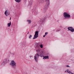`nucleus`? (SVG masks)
Wrapping results in <instances>:
<instances>
[{
    "label": "nucleus",
    "mask_w": 74,
    "mask_h": 74,
    "mask_svg": "<svg viewBox=\"0 0 74 74\" xmlns=\"http://www.w3.org/2000/svg\"><path fill=\"white\" fill-rule=\"evenodd\" d=\"M37 54L35 55L34 56V59L36 61V62H38V59L39 58V56L41 57H43V59H49V56H44V52L40 51L39 50H36Z\"/></svg>",
    "instance_id": "obj_1"
},
{
    "label": "nucleus",
    "mask_w": 74,
    "mask_h": 74,
    "mask_svg": "<svg viewBox=\"0 0 74 74\" xmlns=\"http://www.w3.org/2000/svg\"><path fill=\"white\" fill-rule=\"evenodd\" d=\"M42 1H46V4L45 5L44 8H43L44 11H47L48 8L49 7V4H50V1L49 0H42Z\"/></svg>",
    "instance_id": "obj_2"
},
{
    "label": "nucleus",
    "mask_w": 74,
    "mask_h": 74,
    "mask_svg": "<svg viewBox=\"0 0 74 74\" xmlns=\"http://www.w3.org/2000/svg\"><path fill=\"white\" fill-rule=\"evenodd\" d=\"M10 65L11 66L12 68L14 69H16V63L14 60H12L10 63Z\"/></svg>",
    "instance_id": "obj_3"
},
{
    "label": "nucleus",
    "mask_w": 74,
    "mask_h": 74,
    "mask_svg": "<svg viewBox=\"0 0 74 74\" xmlns=\"http://www.w3.org/2000/svg\"><path fill=\"white\" fill-rule=\"evenodd\" d=\"M63 16L66 19H70V15L66 12L64 13Z\"/></svg>",
    "instance_id": "obj_4"
},
{
    "label": "nucleus",
    "mask_w": 74,
    "mask_h": 74,
    "mask_svg": "<svg viewBox=\"0 0 74 74\" xmlns=\"http://www.w3.org/2000/svg\"><path fill=\"white\" fill-rule=\"evenodd\" d=\"M38 37V31H36L35 32V35L33 38V39L37 38Z\"/></svg>",
    "instance_id": "obj_5"
},
{
    "label": "nucleus",
    "mask_w": 74,
    "mask_h": 74,
    "mask_svg": "<svg viewBox=\"0 0 74 74\" xmlns=\"http://www.w3.org/2000/svg\"><path fill=\"white\" fill-rule=\"evenodd\" d=\"M68 29V30L70 31L71 32H74V29L73 27H68L67 28Z\"/></svg>",
    "instance_id": "obj_6"
},
{
    "label": "nucleus",
    "mask_w": 74,
    "mask_h": 74,
    "mask_svg": "<svg viewBox=\"0 0 74 74\" xmlns=\"http://www.w3.org/2000/svg\"><path fill=\"white\" fill-rule=\"evenodd\" d=\"M5 15L6 16H8V15H10V12L8 10H6L5 12Z\"/></svg>",
    "instance_id": "obj_7"
},
{
    "label": "nucleus",
    "mask_w": 74,
    "mask_h": 74,
    "mask_svg": "<svg viewBox=\"0 0 74 74\" xmlns=\"http://www.w3.org/2000/svg\"><path fill=\"white\" fill-rule=\"evenodd\" d=\"M40 45H37L36 48V52H37V50H39L40 51H41L40 50Z\"/></svg>",
    "instance_id": "obj_8"
},
{
    "label": "nucleus",
    "mask_w": 74,
    "mask_h": 74,
    "mask_svg": "<svg viewBox=\"0 0 74 74\" xmlns=\"http://www.w3.org/2000/svg\"><path fill=\"white\" fill-rule=\"evenodd\" d=\"M7 63V59H5V60L3 61V62L1 63V64L4 65Z\"/></svg>",
    "instance_id": "obj_9"
},
{
    "label": "nucleus",
    "mask_w": 74,
    "mask_h": 74,
    "mask_svg": "<svg viewBox=\"0 0 74 74\" xmlns=\"http://www.w3.org/2000/svg\"><path fill=\"white\" fill-rule=\"evenodd\" d=\"M26 44H27V43H26V42H23L22 43V46L23 47H25V45H26Z\"/></svg>",
    "instance_id": "obj_10"
},
{
    "label": "nucleus",
    "mask_w": 74,
    "mask_h": 74,
    "mask_svg": "<svg viewBox=\"0 0 74 74\" xmlns=\"http://www.w3.org/2000/svg\"><path fill=\"white\" fill-rule=\"evenodd\" d=\"M36 10H37V8H33V9L32 10V12H33L35 11H36Z\"/></svg>",
    "instance_id": "obj_11"
},
{
    "label": "nucleus",
    "mask_w": 74,
    "mask_h": 74,
    "mask_svg": "<svg viewBox=\"0 0 74 74\" xmlns=\"http://www.w3.org/2000/svg\"><path fill=\"white\" fill-rule=\"evenodd\" d=\"M15 1L16 2V3H19L21 2V0H15Z\"/></svg>",
    "instance_id": "obj_12"
},
{
    "label": "nucleus",
    "mask_w": 74,
    "mask_h": 74,
    "mask_svg": "<svg viewBox=\"0 0 74 74\" xmlns=\"http://www.w3.org/2000/svg\"><path fill=\"white\" fill-rule=\"evenodd\" d=\"M11 25V22H10L9 23H8V27H10Z\"/></svg>",
    "instance_id": "obj_13"
},
{
    "label": "nucleus",
    "mask_w": 74,
    "mask_h": 74,
    "mask_svg": "<svg viewBox=\"0 0 74 74\" xmlns=\"http://www.w3.org/2000/svg\"><path fill=\"white\" fill-rule=\"evenodd\" d=\"M46 16L47 17V18H49V17H50V14H47L46 15Z\"/></svg>",
    "instance_id": "obj_14"
},
{
    "label": "nucleus",
    "mask_w": 74,
    "mask_h": 74,
    "mask_svg": "<svg viewBox=\"0 0 74 74\" xmlns=\"http://www.w3.org/2000/svg\"><path fill=\"white\" fill-rule=\"evenodd\" d=\"M27 22H28V23L29 24H30V23H31V20H28L27 21Z\"/></svg>",
    "instance_id": "obj_15"
},
{
    "label": "nucleus",
    "mask_w": 74,
    "mask_h": 74,
    "mask_svg": "<svg viewBox=\"0 0 74 74\" xmlns=\"http://www.w3.org/2000/svg\"><path fill=\"white\" fill-rule=\"evenodd\" d=\"M67 73H69V74H71L70 73H71V71H69V69H67Z\"/></svg>",
    "instance_id": "obj_16"
},
{
    "label": "nucleus",
    "mask_w": 74,
    "mask_h": 74,
    "mask_svg": "<svg viewBox=\"0 0 74 74\" xmlns=\"http://www.w3.org/2000/svg\"><path fill=\"white\" fill-rule=\"evenodd\" d=\"M45 19V18H43L42 19V22L41 23H42L43 22H44V20Z\"/></svg>",
    "instance_id": "obj_17"
},
{
    "label": "nucleus",
    "mask_w": 74,
    "mask_h": 74,
    "mask_svg": "<svg viewBox=\"0 0 74 74\" xmlns=\"http://www.w3.org/2000/svg\"><path fill=\"white\" fill-rule=\"evenodd\" d=\"M40 47L41 48H43V46H42V45H40Z\"/></svg>",
    "instance_id": "obj_18"
},
{
    "label": "nucleus",
    "mask_w": 74,
    "mask_h": 74,
    "mask_svg": "<svg viewBox=\"0 0 74 74\" xmlns=\"http://www.w3.org/2000/svg\"><path fill=\"white\" fill-rule=\"evenodd\" d=\"M32 36L30 35L29 36V38L30 39H31V38H32Z\"/></svg>",
    "instance_id": "obj_19"
},
{
    "label": "nucleus",
    "mask_w": 74,
    "mask_h": 74,
    "mask_svg": "<svg viewBox=\"0 0 74 74\" xmlns=\"http://www.w3.org/2000/svg\"><path fill=\"white\" fill-rule=\"evenodd\" d=\"M38 12V11H37V10H36V12H35V14H37Z\"/></svg>",
    "instance_id": "obj_20"
},
{
    "label": "nucleus",
    "mask_w": 74,
    "mask_h": 74,
    "mask_svg": "<svg viewBox=\"0 0 74 74\" xmlns=\"http://www.w3.org/2000/svg\"><path fill=\"white\" fill-rule=\"evenodd\" d=\"M59 31H60V29H59L56 30V32H59Z\"/></svg>",
    "instance_id": "obj_21"
},
{
    "label": "nucleus",
    "mask_w": 74,
    "mask_h": 74,
    "mask_svg": "<svg viewBox=\"0 0 74 74\" xmlns=\"http://www.w3.org/2000/svg\"><path fill=\"white\" fill-rule=\"evenodd\" d=\"M6 59V61H7V62H9V61H10V60L9 59Z\"/></svg>",
    "instance_id": "obj_22"
},
{
    "label": "nucleus",
    "mask_w": 74,
    "mask_h": 74,
    "mask_svg": "<svg viewBox=\"0 0 74 74\" xmlns=\"http://www.w3.org/2000/svg\"><path fill=\"white\" fill-rule=\"evenodd\" d=\"M48 32H46V33H45V35L46 36V35H47V34H48Z\"/></svg>",
    "instance_id": "obj_23"
},
{
    "label": "nucleus",
    "mask_w": 74,
    "mask_h": 74,
    "mask_svg": "<svg viewBox=\"0 0 74 74\" xmlns=\"http://www.w3.org/2000/svg\"><path fill=\"white\" fill-rule=\"evenodd\" d=\"M30 58H32V57H33V56H29Z\"/></svg>",
    "instance_id": "obj_24"
},
{
    "label": "nucleus",
    "mask_w": 74,
    "mask_h": 74,
    "mask_svg": "<svg viewBox=\"0 0 74 74\" xmlns=\"http://www.w3.org/2000/svg\"><path fill=\"white\" fill-rule=\"evenodd\" d=\"M66 67H69V65H67V66H66Z\"/></svg>",
    "instance_id": "obj_25"
},
{
    "label": "nucleus",
    "mask_w": 74,
    "mask_h": 74,
    "mask_svg": "<svg viewBox=\"0 0 74 74\" xmlns=\"http://www.w3.org/2000/svg\"><path fill=\"white\" fill-rule=\"evenodd\" d=\"M45 36H46V35H44V36H43V37H45Z\"/></svg>",
    "instance_id": "obj_26"
},
{
    "label": "nucleus",
    "mask_w": 74,
    "mask_h": 74,
    "mask_svg": "<svg viewBox=\"0 0 74 74\" xmlns=\"http://www.w3.org/2000/svg\"><path fill=\"white\" fill-rule=\"evenodd\" d=\"M47 55L48 56H49V54H47Z\"/></svg>",
    "instance_id": "obj_27"
},
{
    "label": "nucleus",
    "mask_w": 74,
    "mask_h": 74,
    "mask_svg": "<svg viewBox=\"0 0 74 74\" xmlns=\"http://www.w3.org/2000/svg\"><path fill=\"white\" fill-rule=\"evenodd\" d=\"M70 74H74V73H72V72H71Z\"/></svg>",
    "instance_id": "obj_28"
},
{
    "label": "nucleus",
    "mask_w": 74,
    "mask_h": 74,
    "mask_svg": "<svg viewBox=\"0 0 74 74\" xmlns=\"http://www.w3.org/2000/svg\"><path fill=\"white\" fill-rule=\"evenodd\" d=\"M11 17H10V20H11Z\"/></svg>",
    "instance_id": "obj_29"
},
{
    "label": "nucleus",
    "mask_w": 74,
    "mask_h": 74,
    "mask_svg": "<svg viewBox=\"0 0 74 74\" xmlns=\"http://www.w3.org/2000/svg\"><path fill=\"white\" fill-rule=\"evenodd\" d=\"M29 34V32H28V33H27V34Z\"/></svg>",
    "instance_id": "obj_30"
},
{
    "label": "nucleus",
    "mask_w": 74,
    "mask_h": 74,
    "mask_svg": "<svg viewBox=\"0 0 74 74\" xmlns=\"http://www.w3.org/2000/svg\"><path fill=\"white\" fill-rule=\"evenodd\" d=\"M57 21V22H59V21Z\"/></svg>",
    "instance_id": "obj_31"
},
{
    "label": "nucleus",
    "mask_w": 74,
    "mask_h": 74,
    "mask_svg": "<svg viewBox=\"0 0 74 74\" xmlns=\"http://www.w3.org/2000/svg\"><path fill=\"white\" fill-rule=\"evenodd\" d=\"M66 71H65V73H66Z\"/></svg>",
    "instance_id": "obj_32"
}]
</instances>
